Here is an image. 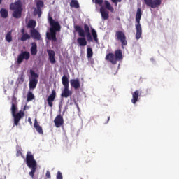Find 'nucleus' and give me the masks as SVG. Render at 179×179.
Here are the masks:
<instances>
[{"instance_id":"c85d7f7f","label":"nucleus","mask_w":179,"mask_h":179,"mask_svg":"<svg viewBox=\"0 0 179 179\" xmlns=\"http://www.w3.org/2000/svg\"><path fill=\"white\" fill-rule=\"evenodd\" d=\"M105 7L106 8V9H108V10H110V12H112V13L113 12H114V8L111 6V4L107 0L105 1Z\"/></svg>"},{"instance_id":"2eb2a0df","label":"nucleus","mask_w":179,"mask_h":179,"mask_svg":"<svg viewBox=\"0 0 179 179\" xmlns=\"http://www.w3.org/2000/svg\"><path fill=\"white\" fill-rule=\"evenodd\" d=\"M100 13L102 19L103 20H108V18L110 17L108 11L104 8V6H101L100 8Z\"/></svg>"},{"instance_id":"cd10ccee","label":"nucleus","mask_w":179,"mask_h":179,"mask_svg":"<svg viewBox=\"0 0 179 179\" xmlns=\"http://www.w3.org/2000/svg\"><path fill=\"white\" fill-rule=\"evenodd\" d=\"M91 33L95 43H99V38H97V32L96 31V29H92Z\"/></svg>"},{"instance_id":"a19ab883","label":"nucleus","mask_w":179,"mask_h":179,"mask_svg":"<svg viewBox=\"0 0 179 179\" xmlns=\"http://www.w3.org/2000/svg\"><path fill=\"white\" fill-rule=\"evenodd\" d=\"M22 155V152L20 150H17V152H16V156L17 157H19Z\"/></svg>"},{"instance_id":"a18cd8bd","label":"nucleus","mask_w":179,"mask_h":179,"mask_svg":"<svg viewBox=\"0 0 179 179\" xmlns=\"http://www.w3.org/2000/svg\"><path fill=\"white\" fill-rule=\"evenodd\" d=\"M0 5H2V0H0Z\"/></svg>"},{"instance_id":"c756f323","label":"nucleus","mask_w":179,"mask_h":179,"mask_svg":"<svg viewBox=\"0 0 179 179\" xmlns=\"http://www.w3.org/2000/svg\"><path fill=\"white\" fill-rule=\"evenodd\" d=\"M34 100V94L31 91L28 92L27 95V101H31Z\"/></svg>"},{"instance_id":"f03ea898","label":"nucleus","mask_w":179,"mask_h":179,"mask_svg":"<svg viewBox=\"0 0 179 179\" xmlns=\"http://www.w3.org/2000/svg\"><path fill=\"white\" fill-rule=\"evenodd\" d=\"M48 22L50 26V33L46 34L48 40H52V41H57V32L61 31V24L58 21L54 20L52 17H48Z\"/></svg>"},{"instance_id":"7ed1b4c3","label":"nucleus","mask_w":179,"mask_h":179,"mask_svg":"<svg viewBox=\"0 0 179 179\" xmlns=\"http://www.w3.org/2000/svg\"><path fill=\"white\" fill-rule=\"evenodd\" d=\"M26 163L27 166L29 169H31L29 172L30 177H31V178H34V173H36V170H37V162L34 159V156L30 151L27 153Z\"/></svg>"},{"instance_id":"f3484780","label":"nucleus","mask_w":179,"mask_h":179,"mask_svg":"<svg viewBox=\"0 0 179 179\" xmlns=\"http://www.w3.org/2000/svg\"><path fill=\"white\" fill-rule=\"evenodd\" d=\"M70 85L71 87H73L74 89L77 90L80 87V81L79 80V78L76 79H71L70 80Z\"/></svg>"},{"instance_id":"393cba45","label":"nucleus","mask_w":179,"mask_h":179,"mask_svg":"<svg viewBox=\"0 0 179 179\" xmlns=\"http://www.w3.org/2000/svg\"><path fill=\"white\" fill-rule=\"evenodd\" d=\"M0 14H1V17H3V19H6V17H8V16H9V13L5 8L1 9Z\"/></svg>"},{"instance_id":"f704fd0d","label":"nucleus","mask_w":179,"mask_h":179,"mask_svg":"<svg viewBox=\"0 0 179 179\" xmlns=\"http://www.w3.org/2000/svg\"><path fill=\"white\" fill-rule=\"evenodd\" d=\"M44 6V2L43 1H38L36 2V8L41 9Z\"/></svg>"},{"instance_id":"37998d69","label":"nucleus","mask_w":179,"mask_h":179,"mask_svg":"<svg viewBox=\"0 0 179 179\" xmlns=\"http://www.w3.org/2000/svg\"><path fill=\"white\" fill-rule=\"evenodd\" d=\"M28 122H30V124H31V118L29 117L28 118Z\"/></svg>"},{"instance_id":"c9c22d12","label":"nucleus","mask_w":179,"mask_h":179,"mask_svg":"<svg viewBox=\"0 0 179 179\" xmlns=\"http://www.w3.org/2000/svg\"><path fill=\"white\" fill-rule=\"evenodd\" d=\"M35 13L38 15V17H41V13H43V12L41 11V8H37L36 10H35Z\"/></svg>"},{"instance_id":"4c0bfd02","label":"nucleus","mask_w":179,"mask_h":179,"mask_svg":"<svg viewBox=\"0 0 179 179\" xmlns=\"http://www.w3.org/2000/svg\"><path fill=\"white\" fill-rule=\"evenodd\" d=\"M111 1L113 2V3H115V6H117L118 2H122V0H111Z\"/></svg>"},{"instance_id":"0eeeda50","label":"nucleus","mask_w":179,"mask_h":179,"mask_svg":"<svg viewBox=\"0 0 179 179\" xmlns=\"http://www.w3.org/2000/svg\"><path fill=\"white\" fill-rule=\"evenodd\" d=\"M115 37L118 41H120L122 46L128 45V41H127V36L122 31H117L115 33Z\"/></svg>"},{"instance_id":"e433bc0d","label":"nucleus","mask_w":179,"mask_h":179,"mask_svg":"<svg viewBox=\"0 0 179 179\" xmlns=\"http://www.w3.org/2000/svg\"><path fill=\"white\" fill-rule=\"evenodd\" d=\"M62 173H61V171H58L57 174V179H62Z\"/></svg>"},{"instance_id":"4be33fe9","label":"nucleus","mask_w":179,"mask_h":179,"mask_svg":"<svg viewBox=\"0 0 179 179\" xmlns=\"http://www.w3.org/2000/svg\"><path fill=\"white\" fill-rule=\"evenodd\" d=\"M31 55H37V43L36 42L31 43V47L30 49Z\"/></svg>"},{"instance_id":"412c9836","label":"nucleus","mask_w":179,"mask_h":179,"mask_svg":"<svg viewBox=\"0 0 179 179\" xmlns=\"http://www.w3.org/2000/svg\"><path fill=\"white\" fill-rule=\"evenodd\" d=\"M36 26H37V22H36V20H30L27 25V27L28 29H31V30L36 29Z\"/></svg>"},{"instance_id":"2f4dec72","label":"nucleus","mask_w":179,"mask_h":179,"mask_svg":"<svg viewBox=\"0 0 179 179\" xmlns=\"http://www.w3.org/2000/svg\"><path fill=\"white\" fill-rule=\"evenodd\" d=\"M31 79H38V74H37L32 69L30 70Z\"/></svg>"},{"instance_id":"ddd939ff","label":"nucleus","mask_w":179,"mask_h":179,"mask_svg":"<svg viewBox=\"0 0 179 179\" xmlns=\"http://www.w3.org/2000/svg\"><path fill=\"white\" fill-rule=\"evenodd\" d=\"M47 52L48 55V59L50 64H57V60L55 59V51L52 50H48Z\"/></svg>"},{"instance_id":"423d86ee","label":"nucleus","mask_w":179,"mask_h":179,"mask_svg":"<svg viewBox=\"0 0 179 179\" xmlns=\"http://www.w3.org/2000/svg\"><path fill=\"white\" fill-rule=\"evenodd\" d=\"M17 111V106L16 104L12 103L11 106V113L14 118V125H19V122L24 117V112L20 110L19 113H16Z\"/></svg>"},{"instance_id":"79ce46f5","label":"nucleus","mask_w":179,"mask_h":179,"mask_svg":"<svg viewBox=\"0 0 179 179\" xmlns=\"http://www.w3.org/2000/svg\"><path fill=\"white\" fill-rule=\"evenodd\" d=\"M21 33H22V34H26V33H24V28L21 29Z\"/></svg>"},{"instance_id":"aec40b11","label":"nucleus","mask_w":179,"mask_h":179,"mask_svg":"<svg viewBox=\"0 0 179 179\" xmlns=\"http://www.w3.org/2000/svg\"><path fill=\"white\" fill-rule=\"evenodd\" d=\"M34 127L41 135H43L44 134V131H43V127L40 126L38 122H37V119H35L34 120Z\"/></svg>"},{"instance_id":"a878e982","label":"nucleus","mask_w":179,"mask_h":179,"mask_svg":"<svg viewBox=\"0 0 179 179\" xmlns=\"http://www.w3.org/2000/svg\"><path fill=\"white\" fill-rule=\"evenodd\" d=\"M25 76H24V73H21L17 78V83L19 85H22V83H23V82H24V79H25Z\"/></svg>"},{"instance_id":"72a5a7b5","label":"nucleus","mask_w":179,"mask_h":179,"mask_svg":"<svg viewBox=\"0 0 179 179\" xmlns=\"http://www.w3.org/2000/svg\"><path fill=\"white\" fill-rule=\"evenodd\" d=\"M30 36L29 34H22V36L21 37L20 40L21 41H26V40H30Z\"/></svg>"},{"instance_id":"b1692460","label":"nucleus","mask_w":179,"mask_h":179,"mask_svg":"<svg viewBox=\"0 0 179 179\" xmlns=\"http://www.w3.org/2000/svg\"><path fill=\"white\" fill-rule=\"evenodd\" d=\"M22 12H23V10H14L13 13V17L20 19V17H22Z\"/></svg>"},{"instance_id":"9d476101","label":"nucleus","mask_w":179,"mask_h":179,"mask_svg":"<svg viewBox=\"0 0 179 179\" xmlns=\"http://www.w3.org/2000/svg\"><path fill=\"white\" fill-rule=\"evenodd\" d=\"M55 97H57V92L55 90H52L51 94H50L47 99L48 104L51 108H52V106H54L53 103L54 100H55Z\"/></svg>"},{"instance_id":"473e14b6","label":"nucleus","mask_w":179,"mask_h":179,"mask_svg":"<svg viewBox=\"0 0 179 179\" xmlns=\"http://www.w3.org/2000/svg\"><path fill=\"white\" fill-rule=\"evenodd\" d=\"M87 58H92V57H93V49H92V48H87Z\"/></svg>"},{"instance_id":"bb28decb","label":"nucleus","mask_w":179,"mask_h":179,"mask_svg":"<svg viewBox=\"0 0 179 179\" xmlns=\"http://www.w3.org/2000/svg\"><path fill=\"white\" fill-rule=\"evenodd\" d=\"M71 8H75L76 9H79V3L76 0H71L70 3Z\"/></svg>"},{"instance_id":"1a4fd4ad","label":"nucleus","mask_w":179,"mask_h":179,"mask_svg":"<svg viewBox=\"0 0 179 179\" xmlns=\"http://www.w3.org/2000/svg\"><path fill=\"white\" fill-rule=\"evenodd\" d=\"M144 3L147 6L155 9V8H157V6L162 5V0H144Z\"/></svg>"},{"instance_id":"6ab92c4d","label":"nucleus","mask_w":179,"mask_h":179,"mask_svg":"<svg viewBox=\"0 0 179 179\" xmlns=\"http://www.w3.org/2000/svg\"><path fill=\"white\" fill-rule=\"evenodd\" d=\"M38 83V79H30L29 80V90H34L37 87V84Z\"/></svg>"},{"instance_id":"9b49d317","label":"nucleus","mask_w":179,"mask_h":179,"mask_svg":"<svg viewBox=\"0 0 179 179\" xmlns=\"http://www.w3.org/2000/svg\"><path fill=\"white\" fill-rule=\"evenodd\" d=\"M10 10H23V8H22V1L18 0L15 3H12L10 5Z\"/></svg>"},{"instance_id":"a211bd4d","label":"nucleus","mask_w":179,"mask_h":179,"mask_svg":"<svg viewBox=\"0 0 179 179\" xmlns=\"http://www.w3.org/2000/svg\"><path fill=\"white\" fill-rule=\"evenodd\" d=\"M69 96H72V91L69 90V87H66L61 94V97L68 99Z\"/></svg>"},{"instance_id":"58836bf2","label":"nucleus","mask_w":179,"mask_h":179,"mask_svg":"<svg viewBox=\"0 0 179 179\" xmlns=\"http://www.w3.org/2000/svg\"><path fill=\"white\" fill-rule=\"evenodd\" d=\"M95 3H97L98 5L101 6V5H103V0H95Z\"/></svg>"},{"instance_id":"dca6fc26","label":"nucleus","mask_w":179,"mask_h":179,"mask_svg":"<svg viewBox=\"0 0 179 179\" xmlns=\"http://www.w3.org/2000/svg\"><path fill=\"white\" fill-rule=\"evenodd\" d=\"M30 33H31V38H34V40H38V41L41 40V35L40 34V32L37 31V29H31Z\"/></svg>"},{"instance_id":"f8f14e48","label":"nucleus","mask_w":179,"mask_h":179,"mask_svg":"<svg viewBox=\"0 0 179 179\" xmlns=\"http://www.w3.org/2000/svg\"><path fill=\"white\" fill-rule=\"evenodd\" d=\"M142 96V90H137L132 94L131 103L136 104L138 99Z\"/></svg>"},{"instance_id":"20e7f679","label":"nucleus","mask_w":179,"mask_h":179,"mask_svg":"<svg viewBox=\"0 0 179 179\" xmlns=\"http://www.w3.org/2000/svg\"><path fill=\"white\" fill-rule=\"evenodd\" d=\"M122 50L118 49L115 51V55L113 53H108L105 57L106 61H109L113 65H115L118 61H122Z\"/></svg>"},{"instance_id":"6e6552de","label":"nucleus","mask_w":179,"mask_h":179,"mask_svg":"<svg viewBox=\"0 0 179 179\" xmlns=\"http://www.w3.org/2000/svg\"><path fill=\"white\" fill-rule=\"evenodd\" d=\"M29 59H30V52L22 50L21 51V53L17 56V63L18 64H22V62H23L24 59H25V61H29Z\"/></svg>"},{"instance_id":"ea45409f","label":"nucleus","mask_w":179,"mask_h":179,"mask_svg":"<svg viewBox=\"0 0 179 179\" xmlns=\"http://www.w3.org/2000/svg\"><path fill=\"white\" fill-rule=\"evenodd\" d=\"M45 176L47 178H51V173H50V171H47Z\"/></svg>"},{"instance_id":"f257e3e1","label":"nucleus","mask_w":179,"mask_h":179,"mask_svg":"<svg viewBox=\"0 0 179 179\" xmlns=\"http://www.w3.org/2000/svg\"><path fill=\"white\" fill-rule=\"evenodd\" d=\"M74 30L75 31H77L80 37H83L78 38L77 39V43L78 44H79V45H80V47H85L87 45V41H89V43H92L93 41V38L92 37V34H90V28L89 27V25H87V24H84V29L82 28V27L79 25H75ZM85 34H87V41L85 38Z\"/></svg>"},{"instance_id":"39448f33","label":"nucleus","mask_w":179,"mask_h":179,"mask_svg":"<svg viewBox=\"0 0 179 179\" xmlns=\"http://www.w3.org/2000/svg\"><path fill=\"white\" fill-rule=\"evenodd\" d=\"M142 18V8H138L136 14V40H139L142 37V26L141 25V19Z\"/></svg>"},{"instance_id":"c03bdc74","label":"nucleus","mask_w":179,"mask_h":179,"mask_svg":"<svg viewBox=\"0 0 179 179\" xmlns=\"http://www.w3.org/2000/svg\"><path fill=\"white\" fill-rule=\"evenodd\" d=\"M110 121V117H108V121L107 122H108Z\"/></svg>"},{"instance_id":"4468645a","label":"nucleus","mask_w":179,"mask_h":179,"mask_svg":"<svg viewBox=\"0 0 179 179\" xmlns=\"http://www.w3.org/2000/svg\"><path fill=\"white\" fill-rule=\"evenodd\" d=\"M54 122L56 128H59L60 127H62V125H64V117H62V115H58L55 117Z\"/></svg>"},{"instance_id":"5701e85b","label":"nucleus","mask_w":179,"mask_h":179,"mask_svg":"<svg viewBox=\"0 0 179 179\" xmlns=\"http://www.w3.org/2000/svg\"><path fill=\"white\" fill-rule=\"evenodd\" d=\"M62 83L64 87H69V79L68 76L64 75L62 78Z\"/></svg>"},{"instance_id":"7c9ffc66","label":"nucleus","mask_w":179,"mask_h":179,"mask_svg":"<svg viewBox=\"0 0 179 179\" xmlns=\"http://www.w3.org/2000/svg\"><path fill=\"white\" fill-rule=\"evenodd\" d=\"M6 41L8 43H11L12 41V31H8L6 35Z\"/></svg>"}]
</instances>
